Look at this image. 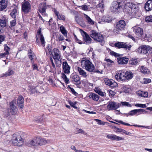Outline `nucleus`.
<instances>
[{
  "label": "nucleus",
  "mask_w": 152,
  "mask_h": 152,
  "mask_svg": "<svg viewBox=\"0 0 152 152\" xmlns=\"http://www.w3.org/2000/svg\"><path fill=\"white\" fill-rule=\"evenodd\" d=\"M82 68L90 72H95V67L94 64L89 60L83 58L81 61Z\"/></svg>",
  "instance_id": "f257e3e1"
},
{
  "label": "nucleus",
  "mask_w": 152,
  "mask_h": 152,
  "mask_svg": "<svg viewBox=\"0 0 152 152\" xmlns=\"http://www.w3.org/2000/svg\"><path fill=\"white\" fill-rule=\"evenodd\" d=\"M62 68L64 73H61V77L66 84H68L69 83V80L65 74H69L70 73V70L71 67L68 65L67 62L65 61L62 63Z\"/></svg>",
  "instance_id": "f03ea898"
},
{
  "label": "nucleus",
  "mask_w": 152,
  "mask_h": 152,
  "mask_svg": "<svg viewBox=\"0 0 152 152\" xmlns=\"http://www.w3.org/2000/svg\"><path fill=\"white\" fill-rule=\"evenodd\" d=\"M90 35L95 41L96 42L102 43L104 41V37L99 32L96 31L92 30L90 32Z\"/></svg>",
  "instance_id": "7ed1b4c3"
},
{
  "label": "nucleus",
  "mask_w": 152,
  "mask_h": 152,
  "mask_svg": "<svg viewBox=\"0 0 152 152\" xmlns=\"http://www.w3.org/2000/svg\"><path fill=\"white\" fill-rule=\"evenodd\" d=\"M12 142L14 145L20 146L23 144V140L20 134L18 133L13 135Z\"/></svg>",
  "instance_id": "20e7f679"
},
{
  "label": "nucleus",
  "mask_w": 152,
  "mask_h": 152,
  "mask_svg": "<svg viewBox=\"0 0 152 152\" xmlns=\"http://www.w3.org/2000/svg\"><path fill=\"white\" fill-rule=\"evenodd\" d=\"M133 4L131 2H125L123 1H121V11H123L124 12H126L127 13H131V12L130 10Z\"/></svg>",
  "instance_id": "39448f33"
},
{
  "label": "nucleus",
  "mask_w": 152,
  "mask_h": 152,
  "mask_svg": "<svg viewBox=\"0 0 152 152\" xmlns=\"http://www.w3.org/2000/svg\"><path fill=\"white\" fill-rule=\"evenodd\" d=\"M41 28H39V29L38 30L37 32V36L36 35V42L37 44L38 45H40L39 40L38 39L37 37L38 36L42 46L43 47H44L45 45V41L43 35L41 32Z\"/></svg>",
  "instance_id": "423d86ee"
},
{
  "label": "nucleus",
  "mask_w": 152,
  "mask_h": 152,
  "mask_svg": "<svg viewBox=\"0 0 152 152\" xmlns=\"http://www.w3.org/2000/svg\"><path fill=\"white\" fill-rule=\"evenodd\" d=\"M114 45L115 47L118 49L122 48L129 51L130 50L132 47V45L127 42H118L115 43Z\"/></svg>",
  "instance_id": "0eeeda50"
},
{
  "label": "nucleus",
  "mask_w": 152,
  "mask_h": 152,
  "mask_svg": "<svg viewBox=\"0 0 152 152\" xmlns=\"http://www.w3.org/2000/svg\"><path fill=\"white\" fill-rule=\"evenodd\" d=\"M16 101L15 99L9 102L10 106L8 110L12 115H16L17 112V107L15 105L16 104Z\"/></svg>",
  "instance_id": "6e6552de"
},
{
  "label": "nucleus",
  "mask_w": 152,
  "mask_h": 152,
  "mask_svg": "<svg viewBox=\"0 0 152 152\" xmlns=\"http://www.w3.org/2000/svg\"><path fill=\"white\" fill-rule=\"evenodd\" d=\"M121 4V1L120 2H113L112 6L110 7V10L112 12H114L117 11L118 12L121 11V7L120 6Z\"/></svg>",
  "instance_id": "1a4fd4ad"
},
{
  "label": "nucleus",
  "mask_w": 152,
  "mask_h": 152,
  "mask_svg": "<svg viewBox=\"0 0 152 152\" xmlns=\"http://www.w3.org/2000/svg\"><path fill=\"white\" fill-rule=\"evenodd\" d=\"M82 34L84 44L88 45L91 43L92 40L86 32L83 31V33H82Z\"/></svg>",
  "instance_id": "9d476101"
},
{
  "label": "nucleus",
  "mask_w": 152,
  "mask_h": 152,
  "mask_svg": "<svg viewBox=\"0 0 152 152\" xmlns=\"http://www.w3.org/2000/svg\"><path fill=\"white\" fill-rule=\"evenodd\" d=\"M126 25L125 22L124 20H122L119 21L117 23L115 27L116 29H118V31L117 32V30L115 29L114 30V31L115 32L117 33L119 31V30L120 31L123 29Z\"/></svg>",
  "instance_id": "9b49d317"
},
{
  "label": "nucleus",
  "mask_w": 152,
  "mask_h": 152,
  "mask_svg": "<svg viewBox=\"0 0 152 152\" xmlns=\"http://www.w3.org/2000/svg\"><path fill=\"white\" fill-rule=\"evenodd\" d=\"M116 79L118 81L125 80V72L123 71H118L115 76Z\"/></svg>",
  "instance_id": "f8f14e48"
},
{
  "label": "nucleus",
  "mask_w": 152,
  "mask_h": 152,
  "mask_svg": "<svg viewBox=\"0 0 152 152\" xmlns=\"http://www.w3.org/2000/svg\"><path fill=\"white\" fill-rule=\"evenodd\" d=\"M40 140L39 137L34 138L33 139L27 142L26 145L28 146L31 147L32 146H38V142Z\"/></svg>",
  "instance_id": "ddd939ff"
},
{
  "label": "nucleus",
  "mask_w": 152,
  "mask_h": 152,
  "mask_svg": "<svg viewBox=\"0 0 152 152\" xmlns=\"http://www.w3.org/2000/svg\"><path fill=\"white\" fill-rule=\"evenodd\" d=\"M30 8L31 5L28 1L23 2L22 6V10L23 12L27 13L30 11Z\"/></svg>",
  "instance_id": "4468645a"
},
{
  "label": "nucleus",
  "mask_w": 152,
  "mask_h": 152,
  "mask_svg": "<svg viewBox=\"0 0 152 152\" xmlns=\"http://www.w3.org/2000/svg\"><path fill=\"white\" fill-rule=\"evenodd\" d=\"M121 104L113 102H109L107 108L109 110H115L119 107Z\"/></svg>",
  "instance_id": "2eb2a0df"
},
{
  "label": "nucleus",
  "mask_w": 152,
  "mask_h": 152,
  "mask_svg": "<svg viewBox=\"0 0 152 152\" xmlns=\"http://www.w3.org/2000/svg\"><path fill=\"white\" fill-rule=\"evenodd\" d=\"M133 31L135 35L138 37H141L143 34V29L138 26L134 27Z\"/></svg>",
  "instance_id": "dca6fc26"
},
{
  "label": "nucleus",
  "mask_w": 152,
  "mask_h": 152,
  "mask_svg": "<svg viewBox=\"0 0 152 152\" xmlns=\"http://www.w3.org/2000/svg\"><path fill=\"white\" fill-rule=\"evenodd\" d=\"M7 20L6 18L3 17L0 18V33L3 31L2 28L7 25Z\"/></svg>",
  "instance_id": "f3484780"
},
{
  "label": "nucleus",
  "mask_w": 152,
  "mask_h": 152,
  "mask_svg": "<svg viewBox=\"0 0 152 152\" xmlns=\"http://www.w3.org/2000/svg\"><path fill=\"white\" fill-rule=\"evenodd\" d=\"M46 9V5L45 3H41L39 4V11L42 15H44V16L47 15V14L45 13Z\"/></svg>",
  "instance_id": "a211bd4d"
},
{
  "label": "nucleus",
  "mask_w": 152,
  "mask_h": 152,
  "mask_svg": "<svg viewBox=\"0 0 152 152\" xmlns=\"http://www.w3.org/2000/svg\"><path fill=\"white\" fill-rule=\"evenodd\" d=\"M105 84L112 88H115L118 86L117 83L113 80L106 79L104 80Z\"/></svg>",
  "instance_id": "6ab92c4d"
},
{
  "label": "nucleus",
  "mask_w": 152,
  "mask_h": 152,
  "mask_svg": "<svg viewBox=\"0 0 152 152\" xmlns=\"http://www.w3.org/2000/svg\"><path fill=\"white\" fill-rule=\"evenodd\" d=\"M117 59L118 64L121 65L127 64L129 61V59L126 57H119Z\"/></svg>",
  "instance_id": "aec40b11"
},
{
  "label": "nucleus",
  "mask_w": 152,
  "mask_h": 152,
  "mask_svg": "<svg viewBox=\"0 0 152 152\" xmlns=\"http://www.w3.org/2000/svg\"><path fill=\"white\" fill-rule=\"evenodd\" d=\"M147 47L145 45H142L137 49V51L140 53L146 54L147 53Z\"/></svg>",
  "instance_id": "412c9836"
},
{
  "label": "nucleus",
  "mask_w": 152,
  "mask_h": 152,
  "mask_svg": "<svg viewBox=\"0 0 152 152\" xmlns=\"http://www.w3.org/2000/svg\"><path fill=\"white\" fill-rule=\"evenodd\" d=\"M107 137V138L113 140L119 141L123 139L122 137H119L113 134H108Z\"/></svg>",
  "instance_id": "4be33fe9"
},
{
  "label": "nucleus",
  "mask_w": 152,
  "mask_h": 152,
  "mask_svg": "<svg viewBox=\"0 0 152 152\" xmlns=\"http://www.w3.org/2000/svg\"><path fill=\"white\" fill-rule=\"evenodd\" d=\"M138 10L137 6L136 5L133 4L132 7L131 8V10H130L131 12L132 13H128V14L129 15L135 16L138 12Z\"/></svg>",
  "instance_id": "5701e85b"
},
{
  "label": "nucleus",
  "mask_w": 152,
  "mask_h": 152,
  "mask_svg": "<svg viewBox=\"0 0 152 152\" xmlns=\"http://www.w3.org/2000/svg\"><path fill=\"white\" fill-rule=\"evenodd\" d=\"M8 0H0V11H2L7 7Z\"/></svg>",
  "instance_id": "b1692460"
},
{
  "label": "nucleus",
  "mask_w": 152,
  "mask_h": 152,
  "mask_svg": "<svg viewBox=\"0 0 152 152\" xmlns=\"http://www.w3.org/2000/svg\"><path fill=\"white\" fill-rule=\"evenodd\" d=\"M77 71L79 74L82 77L86 78L88 76V75L83 69L80 67H77Z\"/></svg>",
  "instance_id": "393cba45"
},
{
  "label": "nucleus",
  "mask_w": 152,
  "mask_h": 152,
  "mask_svg": "<svg viewBox=\"0 0 152 152\" xmlns=\"http://www.w3.org/2000/svg\"><path fill=\"white\" fill-rule=\"evenodd\" d=\"M53 51L54 53L53 57L54 59L62 58L61 55V53L58 49H54Z\"/></svg>",
  "instance_id": "a878e982"
},
{
  "label": "nucleus",
  "mask_w": 152,
  "mask_h": 152,
  "mask_svg": "<svg viewBox=\"0 0 152 152\" xmlns=\"http://www.w3.org/2000/svg\"><path fill=\"white\" fill-rule=\"evenodd\" d=\"M145 8L147 11L152 10V0H148L145 4Z\"/></svg>",
  "instance_id": "bb28decb"
},
{
  "label": "nucleus",
  "mask_w": 152,
  "mask_h": 152,
  "mask_svg": "<svg viewBox=\"0 0 152 152\" xmlns=\"http://www.w3.org/2000/svg\"><path fill=\"white\" fill-rule=\"evenodd\" d=\"M24 99L22 96H19L17 99V105L21 109L23 108V107Z\"/></svg>",
  "instance_id": "cd10ccee"
},
{
  "label": "nucleus",
  "mask_w": 152,
  "mask_h": 152,
  "mask_svg": "<svg viewBox=\"0 0 152 152\" xmlns=\"http://www.w3.org/2000/svg\"><path fill=\"white\" fill-rule=\"evenodd\" d=\"M40 140H39L38 142V145H42L46 144L47 143H50L49 140H47L44 138H42L39 137Z\"/></svg>",
  "instance_id": "c85d7f7f"
},
{
  "label": "nucleus",
  "mask_w": 152,
  "mask_h": 152,
  "mask_svg": "<svg viewBox=\"0 0 152 152\" xmlns=\"http://www.w3.org/2000/svg\"><path fill=\"white\" fill-rule=\"evenodd\" d=\"M133 76V74L130 71H127L125 72V80L131 79Z\"/></svg>",
  "instance_id": "c756f323"
},
{
  "label": "nucleus",
  "mask_w": 152,
  "mask_h": 152,
  "mask_svg": "<svg viewBox=\"0 0 152 152\" xmlns=\"http://www.w3.org/2000/svg\"><path fill=\"white\" fill-rule=\"evenodd\" d=\"M54 12L58 19L60 20H61L64 21L65 20V16L64 15L60 14L55 9H54Z\"/></svg>",
  "instance_id": "7c9ffc66"
},
{
  "label": "nucleus",
  "mask_w": 152,
  "mask_h": 152,
  "mask_svg": "<svg viewBox=\"0 0 152 152\" xmlns=\"http://www.w3.org/2000/svg\"><path fill=\"white\" fill-rule=\"evenodd\" d=\"M14 6V9L10 13V15L12 18H15L17 15L18 7L15 5Z\"/></svg>",
  "instance_id": "2f4dec72"
},
{
  "label": "nucleus",
  "mask_w": 152,
  "mask_h": 152,
  "mask_svg": "<svg viewBox=\"0 0 152 152\" xmlns=\"http://www.w3.org/2000/svg\"><path fill=\"white\" fill-rule=\"evenodd\" d=\"M101 20L102 22L108 23H110L112 21L111 18L110 17L107 16H103L102 17Z\"/></svg>",
  "instance_id": "473e14b6"
},
{
  "label": "nucleus",
  "mask_w": 152,
  "mask_h": 152,
  "mask_svg": "<svg viewBox=\"0 0 152 152\" xmlns=\"http://www.w3.org/2000/svg\"><path fill=\"white\" fill-rule=\"evenodd\" d=\"M60 30L62 34L66 38L67 37V31L64 26H62L60 27Z\"/></svg>",
  "instance_id": "72a5a7b5"
},
{
  "label": "nucleus",
  "mask_w": 152,
  "mask_h": 152,
  "mask_svg": "<svg viewBox=\"0 0 152 152\" xmlns=\"http://www.w3.org/2000/svg\"><path fill=\"white\" fill-rule=\"evenodd\" d=\"M72 80L76 83L80 82V78L79 76L77 75H75L72 76L71 77Z\"/></svg>",
  "instance_id": "f704fd0d"
},
{
  "label": "nucleus",
  "mask_w": 152,
  "mask_h": 152,
  "mask_svg": "<svg viewBox=\"0 0 152 152\" xmlns=\"http://www.w3.org/2000/svg\"><path fill=\"white\" fill-rule=\"evenodd\" d=\"M62 59V58L54 59L55 61V63L57 67H60L61 66L62 63V62L61 61Z\"/></svg>",
  "instance_id": "c9c22d12"
},
{
  "label": "nucleus",
  "mask_w": 152,
  "mask_h": 152,
  "mask_svg": "<svg viewBox=\"0 0 152 152\" xmlns=\"http://www.w3.org/2000/svg\"><path fill=\"white\" fill-rule=\"evenodd\" d=\"M140 70V72L144 74H148L149 72L148 69L146 67H145L143 66H141Z\"/></svg>",
  "instance_id": "e433bc0d"
},
{
  "label": "nucleus",
  "mask_w": 152,
  "mask_h": 152,
  "mask_svg": "<svg viewBox=\"0 0 152 152\" xmlns=\"http://www.w3.org/2000/svg\"><path fill=\"white\" fill-rule=\"evenodd\" d=\"M84 16L88 22L90 24L93 25L94 24V21L87 15L84 14Z\"/></svg>",
  "instance_id": "4c0bfd02"
},
{
  "label": "nucleus",
  "mask_w": 152,
  "mask_h": 152,
  "mask_svg": "<svg viewBox=\"0 0 152 152\" xmlns=\"http://www.w3.org/2000/svg\"><path fill=\"white\" fill-rule=\"evenodd\" d=\"M14 73V71L12 69L10 68L7 72L3 74V76L5 77L10 76L12 75Z\"/></svg>",
  "instance_id": "58836bf2"
},
{
  "label": "nucleus",
  "mask_w": 152,
  "mask_h": 152,
  "mask_svg": "<svg viewBox=\"0 0 152 152\" xmlns=\"http://www.w3.org/2000/svg\"><path fill=\"white\" fill-rule=\"evenodd\" d=\"M131 91L129 86H125L123 88V91L125 93H127Z\"/></svg>",
  "instance_id": "ea45409f"
},
{
  "label": "nucleus",
  "mask_w": 152,
  "mask_h": 152,
  "mask_svg": "<svg viewBox=\"0 0 152 152\" xmlns=\"http://www.w3.org/2000/svg\"><path fill=\"white\" fill-rule=\"evenodd\" d=\"M94 91L97 93L99 95H104L105 93L102 92L101 90L98 87L95 88L94 89Z\"/></svg>",
  "instance_id": "a19ab883"
},
{
  "label": "nucleus",
  "mask_w": 152,
  "mask_h": 152,
  "mask_svg": "<svg viewBox=\"0 0 152 152\" xmlns=\"http://www.w3.org/2000/svg\"><path fill=\"white\" fill-rule=\"evenodd\" d=\"M138 62L137 59L132 58L129 61V64L132 65H135Z\"/></svg>",
  "instance_id": "79ce46f5"
},
{
  "label": "nucleus",
  "mask_w": 152,
  "mask_h": 152,
  "mask_svg": "<svg viewBox=\"0 0 152 152\" xmlns=\"http://www.w3.org/2000/svg\"><path fill=\"white\" fill-rule=\"evenodd\" d=\"M136 94L137 95H148V92L147 91H141L139 90L136 91Z\"/></svg>",
  "instance_id": "37998d69"
},
{
  "label": "nucleus",
  "mask_w": 152,
  "mask_h": 152,
  "mask_svg": "<svg viewBox=\"0 0 152 152\" xmlns=\"http://www.w3.org/2000/svg\"><path fill=\"white\" fill-rule=\"evenodd\" d=\"M110 51V54L112 56H114L116 57H119L120 56V54L117 53L113 51H111L109 49Z\"/></svg>",
  "instance_id": "c03bdc74"
},
{
  "label": "nucleus",
  "mask_w": 152,
  "mask_h": 152,
  "mask_svg": "<svg viewBox=\"0 0 152 152\" xmlns=\"http://www.w3.org/2000/svg\"><path fill=\"white\" fill-rule=\"evenodd\" d=\"M4 50L5 51V53H7V54H9V51L10 50V48L7 45L5 44L4 45Z\"/></svg>",
  "instance_id": "a18cd8bd"
},
{
  "label": "nucleus",
  "mask_w": 152,
  "mask_h": 152,
  "mask_svg": "<svg viewBox=\"0 0 152 152\" xmlns=\"http://www.w3.org/2000/svg\"><path fill=\"white\" fill-rule=\"evenodd\" d=\"M51 62L53 68H51L50 72H54L56 71V68L55 64H54L53 60L52 58L51 59Z\"/></svg>",
  "instance_id": "49530a36"
},
{
  "label": "nucleus",
  "mask_w": 152,
  "mask_h": 152,
  "mask_svg": "<svg viewBox=\"0 0 152 152\" xmlns=\"http://www.w3.org/2000/svg\"><path fill=\"white\" fill-rule=\"evenodd\" d=\"M145 20L148 22H152V15L147 16L145 18Z\"/></svg>",
  "instance_id": "de8ad7c7"
},
{
  "label": "nucleus",
  "mask_w": 152,
  "mask_h": 152,
  "mask_svg": "<svg viewBox=\"0 0 152 152\" xmlns=\"http://www.w3.org/2000/svg\"><path fill=\"white\" fill-rule=\"evenodd\" d=\"M64 39V37H63L62 35L60 34L57 37V41H62Z\"/></svg>",
  "instance_id": "09e8293b"
},
{
  "label": "nucleus",
  "mask_w": 152,
  "mask_h": 152,
  "mask_svg": "<svg viewBox=\"0 0 152 152\" xmlns=\"http://www.w3.org/2000/svg\"><path fill=\"white\" fill-rule=\"evenodd\" d=\"M88 97L90 98H92L93 100L97 101L99 98V96H88Z\"/></svg>",
  "instance_id": "8fccbe9b"
},
{
  "label": "nucleus",
  "mask_w": 152,
  "mask_h": 152,
  "mask_svg": "<svg viewBox=\"0 0 152 152\" xmlns=\"http://www.w3.org/2000/svg\"><path fill=\"white\" fill-rule=\"evenodd\" d=\"M104 2L103 0L100 3H99L96 6L97 8H101L103 9L104 8Z\"/></svg>",
  "instance_id": "3c124183"
},
{
  "label": "nucleus",
  "mask_w": 152,
  "mask_h": 152,
  "mask_svg": "<svg viewBox=\"0 0 152 152\" xmlns=\"http://www.w3.org/2000/svg\"><path fill=\"white\" fill-rule=\"evenodd\" d=\"M105 61H106L108 63L107 65L108 66H110L114 63L113 61L109 58H106L105 59Z\"/></svg>",
  "instance_id": "603ef678"
},
{
  "label": "nucleus",
  "mask_w": 152,
  "mask_h": 152,
  "mask_svg": "<svg viewBox=\"0 0 152 152\" xmlns=\"http://www.w3.org/2000/svg\"><path fill=\"white\" fill-rule=\"evenodd\" d=\"M137 113H139L138 114V115L141 114V113H147V111L144 110V109H137Z\"/></svg>",
  "instance_id": "864d4df0"
},
{
  "label": "nucleus",
  "mask_w": 152,
  "mask_h": 152,
  "mask_svg": "<svg viewBox=\"0 0 152 152\" xmlns=\"http://www.w3.org/2000/svg\"><path fill=\"white\" fill-rule=\"evenodd\" d=\"M147 52L148 54H150L152 53V48L149 46H147Z\"/></svg>",
  "instance_id": "5fc2aeb1"
},
{
  "label": "nucleus",
  "mask_w": 152,
  "mask_h": 152,
  "mask_svg": "<svg viewBox=\"0 0 152 152\" xmlns=\"http://www.w3.org/2000/svg\"><path fill=\"white\" fill-rule=\"evenodd\" d=\"M95 120L98 123V124L99 125H104L106 123L105 122L102 121L101 120L98 119H95Z\"/></svg>",
  "instance_id": "6e6d98bb"
},
{
  "label": "nucleus",
  "mask_w": 152,
  "mask_h": 152,
  "mask_svg": "<svg viewBox=\"0 0 152 152\" xmlns=\"http://www.w3.org/2000/svg\"><path fill=\"white\" fill-rule=\"evenodd\" d=\"M137 113V109L131 111L129 113V115H133Z\"/></svg>",
  "instance_id": "4d7b16f0"
},
{
  "label": "nucleus",
  "mask_w": 152,
  "mask_h": 152,
  "mask_svg": "<svg viewBox=\"0 0 152 152\" xmlns=\"http://www.w3.org/2000/svg\"><path fill=\"white\" fill-rule=\"evenodd\" d=\"M121 104L122 105L124 106H126L128 107H131L132 105L131 104H130L128 102H121Z\"/></svg>",
  "instance_id": "13d9d810"
},
{
  "label": "nucleus",
  "mask_w": 152,
  "mask_h": 152,
  "mask_svg": "<svg viewBox=\"0 0 152 152\" xmlns=\"http://www.w3.org/2000/svg\"><path fill=\"white\" fill-rule=\"evenodd\" d=\"M115 121L117 122H118L119 123H120L121 124H124V125H126V126H131V125L129 124H128V123H125L121 121H118L117 120H115Z\"/></svg>",
  "instance_id": "bf43d9fd"
},
{
  "label": "nucleus",
  "mask_w": 152,
  "mask_h": 152,
  "mask_svg": "<svg viewBox=\"0 0 152 152\" xmlns=\"http://www.w3.org/2000/svg\"><path fill=\"white\" fill-rule=\"evenodd\" d=\"M69 102L71 106L76 109L77 108V107L75 106V104L77 103V102H75L74 103H73L71 102V101H69Z\"/></svg>",
  "instance_id": "052dcab7"
},
{
  "label": "nucleus",
  "mask_w": 152,
  "mask_h": 152,
  "mask_svg": "<svg viewBox=\"0 0 152 152\" xmlns=\"http://www.w3.org/2000/svg\"><path fill=\"white\" fill-rule=\"evenodd\" d=\"M135 106L138 107L145 108L146 107V106L145 104H135Z\"/></svg>",
  "instance_id": "680f3d73"
},
{
  "label": "nucleus",
  "mask_w": 152,
  "mask_h": 152,
  "mask_svg": "<svg viewBox=\"0 0 152 152\" xmlns=\"http://www.w3.org/2000/svg\"><path fill=\"white\" fill-rule=\"evenodd\" d=\"M16 24V20L15 19L11 21L10 22V26L11 27H13L15 26Z\"/></svg>",
  "instance_id": "e2e57ef3"
},
{
  "label": "nucleus",
  "mask_w": 152,
  "mask_h": 152,
  "mask_svg": "<svg viewBox=\"0 0 152 152\" xmlns=\"http://www.w3.org/2000/svg\"><path fill=\"white\" fill-rule=\"evenodd\" d=\"M151 80L150 79L144 78L143 79V83L144 84H147L150 83Z\"/></svg>",
  "instance_id": "0e129e2a"
},
{
  "label": "nucleus",
  "mask_w": 152,
  "mask_h": 152,
  "mask_svg": "<svg viewBox=\"0 0 152 152\" xmlns=\"http://www.w3.org/2000/svg\"><path fill=\"white\" fill-rule=\"evenodd\" d=\"M80 7L82 8V9L84 10L87 11L88 10V7L86 5H82Z\"/></svg>",
  "instance_id": "69168bd1"
},
{
  "label": "nucleus",
  "mask_w": 152,
  "mask_h": 152,
  "mask_svg": "<svg viewBox=\"0 0 152 152\" xmlns=\"http://www.w3.org/2000/svg\"><path fill=\"white\" fill-rule=\"evenodd\" d=\"M76 130L78 133H81L83 134H85V132L81 129L77 128Z\"/></svg>",
  "instance_id": "338daca9"
},
{
  "label": "nucleus",
  "mask_w": 152,
  "mask_h": 152,
  "mask_svg": "<svg viewBox=\"0 0 152 152\" xmlns=\"http://www.w3.org/2000/svg\"><path fill=\"white\" fill-rule=\"evenodd\" d=\"M108 92H109V95H115V93L114 91H113L112 90H109L108 91Z\"/></svg>",
  "instance_id": "774afa93"
}]
</instances>
